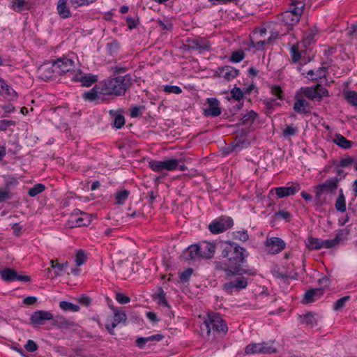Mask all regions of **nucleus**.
I'll use <instances>...</instances> for the list:
<instances>
[{"instance_id":"nucleus-16","label":"nucleus","mask_w":357,"mask_h":357,"mask_svg":"<svg viewBox=\"0 0 357 357\" xmlns=\"http://www.w3.org/2000/svg\"><path fill=\"white\" fill-rule=\"evenodd\" d=\"M267 252L271 254H277L285 248L284 242L279 238L272 237L267 238L265 243Z\"/></svg>"},{"instance_id":"nucleus-26","label":"nucleus","mask_w":357,"mask_h":357,"mask_svg":"<svg viewBox=\"0 0 357 357\" xmlns=\"http://www.w3.org/2000/svg\"><path fill=\"white\" fill-rule=\"evenodd\" d=\"M68 0H59L57 3L56 10L59 16L63 18H68L71 13L70 9L67 6Z\"/></svg>"},{"instance_id":"nucleus-12","label":"nucleus","mask_w":357,"mask_h":357,"mask_svg":"<svg viewBox=\"0 0 357 357\" xmlns=\"http://www.w3.org/2000/svg\"><path fill=\"white\" fill-rule=\"evenodd\" d=\"M2 279L6 282L21 281L30 282L31 278L29 275H22L13 268H6L0 271Z\"/></svg>"},{"instance_id":"nucleus-48","label":"nucleus","mask_w":357,"mask_h":357,"mask_svg":"<svg viewBox=\"0 0 357 357\" xmlns=\"http://www.w3.org/2000/svg\"><path fill=\"white\" fill-rule=\"evenodd\" d=\"M245 57V53L243 50H238L236 52H234L231 54L230 61L234 63H238L242 61Z\"/></svg>"},{"instance_id":"nucleus-37","label":"nucleus","mask_w":357,"mask_h":357,"mask_svg":"<svg viewBox=\"0 0 357 357\" xmlns=\"http://www.w3.org/2000/svg\"><path fill=\"white\" fill-rule=\"evenodd\" d=\"M59 307L64 311L77 312L79 310V306L68 301H61Z\"/></svg>"},{"instance_id":"nucleus-38","label":"nucleus","mask_w":357,"mask_h":357,"mask_svg":"<svg viewBox=\"0 0 357 357\" xmlns=\"http://www.w3.org/2000/svg\"><path fill=\"white\" fill-rule=\"evenodd\" d=\"M350 300L349 296H344L342 298L336 301L333 306L335 311H341L345 306L346 303Z\"/></svg>"},{"instance_id":"nucleus-27","label":"nucleus","mask_w":357,"mask_h":357,"mask_svg":"<svg viewBox=\"0 0 357 357\" xmlns=\"http://www.w3.org/2000/svg\"><path fill=\"white\" fill-rule=\"evenodd\" d=\"M335 207L337 211L341 213H344L347 210L346 199L342 189L339 190V195L335 200Z\"/></svg>"},{"instance_id":"nucleus-50","label":"nucleus","mask_w":357,"mask_h":357,"mask_svg":"<svg viewBox=\"0 0 357 357\" xmlns=\"http://www.w3.org/2000/svg\"><path fill=\"white\" fill-rule=\"evenodd\" d=\"M86 259V256L84 251L79 250L77 252L75 256V263L77 266H79L82 265Z\"/></svg>"},{"instance_id":"nucleus-7","label":"nucleus","mask_w":357,"mask_h":357,"mask_svg":"<svg viewBox=\"0 0 357 357\" xmlns=\"http://www.w3.org/2000/svg\"><path fill=\"white\" fill-rule=\"evenodd\" d=\"M304 96L311 100L321 101L324 97L328 96V91L320 84L315 87H305L301 89Z\"/></svg>"},{"instance_id":"nucleus-29","label":"nucleus","mask_w":357,"mask_h":357,"mask_svg":"<svg viewBox=\"0 0 357 357\" xmlns=\"http://www.w3.org/2000/svg\"><path fill=\"white\" fill-rule=\"evenodd\" d=\"M326 68L325 67H320L317 70H310L307 72V77L311 80H318L326 76Z\"/></svg>"},{"instance_id":"nucleus-22","label":"nucleus","mask_w":357,"mask_h":357,"mask_svg":"<svg viewBox=\"0 0 357 357\" xmlns=\"http://www.w3.org/2000/svg\"><path fill=\"white\" fill-rule=\"evenodd\" d=\"M324 294V289L321 288L312 289L307 291L303 297L304 303L314 302L321 297Z\"/></svg>"},{"instance_id":"nucleus-45","label":"nucleus","mask_w":357,"mask_h":357,"mask_svg":"<svg viewBox=\"0 0 357 357\" xmlns=\"http://www.w3.org/2000/svg\"><path fill=\"white\" fill-rule=\"evenodd\" d=\"M68 265V263L66 262L63 264L56 263L55 265L52 266V268H54L55 270V271H54L55 276L62 275V273L66 271Z\"/></svg>"},{"instance_id":"nucleus-56","label":"nucleus","mask_w":357,"mask_h":357,"mask_svg":"<svg viewBox=\"0 0 357 357\" xmlns=\"http://www.w3.org/2000/svg\"><path fill=\"white\" fill-rule=\"evenodd\" d=\"M115 298L117 301V302L121 305L127 304L130 301V297L119 292L116 294Z\"/></svg>"},{"instance_id":"nucleus-17","label":"nucleus","mask_w":357,"mask_h":357,"mask_svg":"<svg viewBox=\"0 0 357 357\" xmlns=\"http://www.w3.org/2000/svg\"><path fill=\"white\" fill-rule=\"evenodd\" d=\"M207 102L208 104V107L204 109V114L206 116L216 117L220 115L222 109L220 107V102L217 98H208Z\"/></svg>"},{"instance_id":"nucleus-25","label":"nucleus","mask_w":357,"mask_h":357,"mask_svg":"<svg viewBox=\"0 0 357 357\" xmlns=\"http://www.w3.org/2000/svg\"><path fill=\"white\" fill-rule=\"evenodd\" d=\"M220 75L229 81L238 76V70L231 66H225L220 69Z\"/></svg>"},{"instance_id":"nucleus-19","label":"nucleus","mask_w":357,"mask_h":357,"mask_svg":"<svg viewBox=\"0 0 357 357\" xmlns=\"http://www.w3.org/2000/svg\"><path fill=\"white\" fill-rule=\"evenodd\" d=\"M127 320L126 314L124 312H119L117 310H114V317L112 319V323L106 324V328L109 331L111 335H113L114 328L119 325L120 323H125Z\"/></svg>"},{"instance_id":"nucleus-35","label":"nucleus","mask_w":357,"mask_h":357,"mask_svg":"<svg viewBox=\"0 0 357 357\" xmlns=\"http://www.w3.org/2000/svg\"><path fill=\"white\" fill-rule=\"evenodd\" d=\"M257 117V114L253 110L250 111L247 114H244L241 118V121L242 124L250 125L253 123L255 119Z\"/></svg>"},{"instance_id":"nucleus-14","label":"nucleus","mask_w":357,"mask_h":357,"mask_svg":"<svg viewBox=\"0 0 357 357\" xmlns=\"http://www.w3.org/2000/svg\"><path fill=\"white\" fill-rule=\"evenodd\" d=\"M349 235L347 229H338L333 239L323 240V248H332L337 246L340 243L346 241Z\"/></svg>"},{"instance_id":"nucleus-1","label":"nucleus","mask_w":357,"mask_h":357,"mask_svg":"<svg viewBox=\"0 0 357 357\" xmlns=\"http://www.w3.org/2000/svg\"><path fill=\"white\" fill-rule=\"evenodd\" d=\"M245 249L234 243H227L222 251V257L227 259L224 268L227 277L242 275L246 271L241 267L244 262Z\"/></svg>"},{"instance_id":"nucleus-2","label":"nucleus","mask_w":357,"mask_h":357,"mask_svg":"<svg viewBox=\"0 0 357 357\" xmlns=\"http://www.w3.org/2000/svg\"><path fill=\"white\" fill-rule=\"evenodd\" d=\"M201 335L208 340H213L225 335L228 327L222 317L215 313L208 314L200 326Z\"/></svg>"},{"instance_id":"nucleus-21","label":"nucleus","mask_w":357,"mask_h":357,"mask_svg":"<svg viewBox=\"0 0 357 357\" xmlns=\"http://www.w3.org/2000/svg\"><path fill=\"white\" fill-rule=\"evenodd\" d=\"M101 95H105L101 84L95 85L90 91L83 94V98L88 101H96L100 98Z\"/></svg>"},{"instance_id":"nucleus-15","label":"nucleus","mask_w":357,"mask_h":357,"mask_svg":"<svg viewBox=\"0 0 357 357\" xmlns=\"http://www.w3.org/2000/svg\"><path fill=\"white\" fill-rule=\"evenodd\" d=\"M53 319V314L49 311L37 310L30 317V323L33 326H40L45 324V321Z\"/></svg>"},{"instance_id":"nucleus-64","label":"nucleus","mask_w":357,"mask_h":357,"mask_svg":"<svg viewBox=\"0 0 357 357\" xmlns=\"http://www.w3.org/2000/svg\"><path fill=\"white\" fill-rule=\"evenodd\" d=\"M347 34L350 38L356 36L357 35V26L355 24H352L350 27L347 29Z\"/></svg>"},{"instance_id":"nucleus-10","label":"nucleus","mask_w":357,"mask_h":357,"mask_svg":"<svg viewBox=\"0 0 357 357\" xmlns=\"http://www.w3.org/2000/svg\"><path fill=\"white\" fill-rule=\"evenodd\" d=\"M232 225V219L229 217H224L211 223L208 226V229L211 233L217 234L227 230L231 228Z\"/></svg>"},{"instance_id":"nucleus-62","label":"nucleus","mask_w":357,"mask_h":357,"mask_svg":"<svg viewBox=\"0 0 357 357\" xmlns=\"http://www.w3.org/2000/svg\"><path fill=\"white\" fill-rule=\"evenodd\" d=\"M296 132V128L293 126H287L282 131L283 136L285 137L294 135Z\"/></svg>"},{"instance_id":"nucleus-58","label":"nucleus","mask_w":357,"mask_h":357,"mask_svg":"<svg viewBox=\"0 0 357 357\" xmlns=\"http://www.w3.org/2000/svg\"><path fill=\"white\" fill-rule=\"evenodd\" d=\"M164 91L168 93L180 94L182 92L181 89L178 86L166 85L164 86Z\"/></svg>"},{"instance_id":"nucleus-31","label":"nucleus","mask_w":357,"mask_h":357,"mask_svg":"<svg viewBox=\"0 0 357 357\" xmlns=\"http://www.w3.org/2000/svg\"><path fill=\"white\" fill-rule=\"evenodd\" d=\"M306 245L310 250H319L323 248V240L321 238L309 237L307 239Z\"/></svg>"},{"instance_id":"nucleus-33","label":"nucleus","mask_w":357,"mask_h":357,"mask_svg":"<svg viewBox=\"0 0 357 357\" xmlns=\"http://www.w3.org/2000/svg\"><path fill=\"white\" fill-rule=\"evenodd\" d=\"M301 322L307 326L312 328L317 324L315 314L312 312H308L302 317Z\"/></svg>"},{"instance_id":"nucleus-55","label":"nucleus","mask_w":357,"mask_h":357,"mask_svg":"<svg viewBox=\"0 0 357 357\" xmlns=\"http://www.w3.org/2000/svg\"><path fill=\"white\" fill-rule=\"evenodd\" d=\"M144 106H132L131 107L130 111V116L132 118H136L138 117L141 114L142 110L144 109Z\"/></svg>"},{"instance_id":"nucleus-13","label":"nucleus","mask_w":357,"mask_h":357,"mask_svg":"<svg viewBox=\"0 0 357 357\" xmlns=\"http://www.w3.org/2000/svg\"><path fill=\"white\" fill-rule=\"evenodd\" d=\"M39 77L45 81L49 80L56 77V71L53 61L45 62L42 64L38 69Z\"/></svg>"},{"instance_id":"nucleus-8","label":"nucleus","mask_w":357,"mask_h":357,"mask_svg":"<svg viewBox=\"0 0 357 357\" xmlns=\"http://www.w3.org/2000/svg\"><path fill=\"white\" fill-rule=\"evenodd\" d=\"M149 167L154 172L162 170L173 171L178 167V160L174 158H169L165 160H151L149 162Z\"/></svg>"},{"instance_id":"nucleus-61","label":"nucleus","mask_w":357,"mask_h":357,"mask_svg":"<svg viewBox=\"0 0 357 357\" xmlns=\"http://www.w3.org/2000/svg\"><path fill=\"white\" fill-rule=\"evenodd\" d=\"M125 124L124 116L121 114H118L115 116L114 125L116 128H122Z\"/></svg>"},{"instance_id":"nucleus-9","label":"nucleus","mask_w":357,"mask_h":357,"mask_svg":"<svg viewBox=\"0 0 357 357\" xmlns=\"http://www.w3.org/2000/svg\"><path fill=\"white\" fill-rule=\"evenodd\" d=\"M55 71L58 75H61L66 73L73 70L75 63L73 59L67 57L62 56L53 61Z\"/></svg>"},{"instance_id":"nucleus-30","label":"nucleus","mask_w":357,"mask_h":357,"mask_svg":"<svg viewBox=\"0 0 357 357\" xmlns=\"http://www.w3.org/2000/svg\"><path fill=\"white\" fill-rule=\"evenodd\" d=\"M333 142L339 146L343 149H349L352 146L353 142L347 139L343 135L336 134L334 137Z\"/></svg>"},{"instance_id":"nucleus-54","label":"nucleus","mask_w":357,"mask_h":357,"mask_svg":"<svg viewBox=\"0 0 357 357\" xmlns=\"http://www.w3.org/2000/svg\"><path fill=\"white\" fill-rule=\"evenodd\" d=\"M234 238L241 241L243 242L246 241L249 236L246 230L237 231L234 233Z\"/></svg>"},{"instance_id":"nucleus-32","label":"nucleus","mask_w":357,"mask_h":357,"mask_svg":"<svg viewBox=\"0 0 357 357\" xmlns=\"http://www.w3.org/2000/svg\"><path fill=\"white\" fill-rule=\"evenodd\" d=\"M308 106V103L304 99H297L294 104V109L298 113L305 114L307 112L306 107Z\"/></svg>"},{"instance_id":"nucleus-44","label":"nucleus","mask_w":357,"mask_h":357,"mask_svg":"<svg viewBox=\"0 0 357 357\" xmlns=\"http://www.w3.org/2000/svg\"><path fill=\"white\" fill-rule=\"evenodd\" d=\"M345 98L350 104L357 107V93L356 91H347L345 93Z\"/></svg>"},{"instance_id":"nucleus-34","label":"nucleus","mask_w":357,"mask_h":357,"mask_svg":"<svg viewBox=\"0 0 357 357\" xmlns=\"http://www.w3.org/2000/svg\"><path fill=\"white\" fill-rule=\"evenodd\" d=\"M188 255L190 259H196L202 258L199 256V245H192L188 248Z\"/></svg>"},{"instance_id":"nucleus-59","label":"nucleus","mask_w":357,"mask_h":357,"mask_svg":"<svg viewBox=\"0 0 357 357\" xmlns=\"http://www.w3.org/2000/svg\"><path fill=\"white\" fill-rule=\"evenodd\" d=\"M15 121L12 120H0V130L5 131L9 127L15 126Z\"/></svg>"},{"instance_id":"nucleus-52","label":"nucleus","mask_w":357,"mask_h":357,"mask_svg":"<svg viewBox=\"0 0 357 357\" xmlns=\"http://www.w3.org/2000/svg\"><path fill=\"white\" fill-rule=\"evenodd\" d=\"M271 93L278 99L283 98V91L282 90L281 87L278 85H272L271 86Z\"/></svg>"},{"instance_id":"nucleus-24","label":"nucleus","mask_w":357,"mask_h":357,"mask_svg":"<svg viewBox=\"0 0 357 357\" xmlns=\"http://www.w3.org/2000/svg\"><path fill=\"white\" fill-rule=\"evenodd\" d=\"M190 47L197 50L199 53H202L209 50L210 43L208 41L204 39H195L192 40Z\"/></svg>"},{"instance_id":"nucleus-23","label":"nucleus","mask_w":357,"mask_h":357,"mask_svg":"<svg viewBox=\"0 0 357 357\" xmlns=\"http://www.w3.org/2000/svg\"><path fill=\"white\" fill-rule=\"evenodd\" d=\"M215 245L210 243H204L199 245V256L202 259H210L213 257L215 252Z\"/></svg>"},{"instance_id":"nucleus-41","label":"nucleus","mask_w":357,"mask_h":357,"mask_svg":"<svg viewBox=\"0 0 357 357\" xmlns=\"http://www.w3.org/2000/svg\"><path fill=\"white\" fill-rule=\"evenodd\" d=\"M129 194L130 192L127 190H123L119 192H117L115 197L116 199V203L118 204H123L127 199Z\"/></svg>"},{"instance_id":"nucleus-57","label":"nucleus","mask_w":357,"mask_h":357,"mask_svg":"<svg viewBox=\"0 0 357 357\" xmlns=\"http://www.w3.org/2000/svg\"><path fill=\"white\" fill-rule=\"evenodd\" d=\"M232 98L236 100H241L243 98V93L238 87H234L231 91Z\"/></svg>"},{"instance_id":"nucleus-63","label":"nucleus","mask_w":357,"mask_h":357,"mask_svg":"<svg viewBox=\"0 0 357 357\" xmlns=\"http://www.w3.org/2000/svg\"><path fill=\"white\" fill-rule=\"evenodd\" d=\"M24 348L29 352H34L38 349V345L34 341L29 340L24 345Z\"/></svg>"},{"instance_id":"nucleus-6","label":"nucleus","mask_w":357,"mask_h":357,"mask_svg":"<svg viewBox=\"0 0 357 357\" xmlns=\"http://www.w3.org/2000/svg\"><path fill=\"white\" fill-rule=\"evenodd\" d=\"M277 349L268 342L251 343L245 348L246 354H271L276 353Z\"/></svg>"},{"instance_id":"nucleus-49","label":"nucleus","mask_w":357,"mask_h":357,"mask_svg":"<svg viewBox=\"0 0 357 357\" xmlns=\"http://www.w3.org/2000/svg\"><path fill=\"white\" fill-rule=\"evenodd\" d=\"M192 273L193 269L192 268H188L186 270L181 272L179 275L181 281L183 282H188L190 280Z\"/></svg>"},{"instance_id":"nucleus-20","label":"nucleus","mask_w":357,"mask_h":357,"mask_svg":"<svg viewBox=\"0 0 357 357\" xmlns=\"http://www.w3.org/2000/svg\"><path fill=\"white\" fill-rule=\"evenodd\" d=\"M0 94L9 101L15 100L17 93L6 82L0 77Z\"/></svg>"},{"instance_id":"nucleus-43","label":"nucleus","mask_w":357,"mask_h":357,"mask_svg":"<svg viewBox=\"0 0 357 357\" xmlns=\"http://www.w3.org/2000/svg\"><path fill=\"white\" fill-rule=\"evenodd\" d=\"M52 320L53 326H56L58 328H66L69 325V322L68 321V320L62 317H56L54 319L53 318Z\"/></svg>"},{"instance_id":"nucleus-3","label":"nucleus","mask_w":357,"mask_h":357,"mask_svg":"<svg viewBox=\"0 0 357 357\" xmlns=\"http://www.w3.org/2000/svg\"><path fill=\"white\" fill-rule=\"evenodd\" d=\"M305 6L303 1H293L287 10L276 16V24L284 25L286 31H289L300 21Z\"/></svg>"},{"instance_id":"nucleus-5","label":"nucleus","mask_w":357,"mask_h":357,"mask_svg":"<svg viewBox=\"0 0 357 357\" xmlns=\"http://www.w3.org/2000/svg\"><path fill=\"white\" fill-rule=\"evenodd\" d=\"M341 178L333 177L315 188V199L319 205L324 204L326 201V195L335 192Z\"/></svg>"},{"instance_id":"nucleus-60","label":"nucleus","mask_w":357,"mask_h":357,"mask_svg":"<svg viewBox=\"0 0 357 357\" xmlns=\"http://www.w3.org/2000/svg\"><path fill=\"white\" fill-rule=\"evenodd\" d=\"M356 160L354 158L348 156L347 158H342L340 160V166L342 167H349L351 165H355Z\"/></svg>"},{"instance_id":"nucleus-51","label":"nucleus","mask_w":357,"mask_h":357,"mask_svg":"<svg viewBox=\"0 0 357 357\" xmlns=\"http://www.w3.org/2000/svg\"><path fill=\"white\" fill-rule=\"evenodd\" d=\"M11 192L8 188H0V203L12 199Z\"/></svg>"},{"instance_id":"nucleus-47","label":"nucleus","mask_w":357,"mask_h":357,"mask_svg":"<svg viewBox=\"0 0 357 357\" xmlns=\"http://www.w3.org/2000/svg\"><path fill=\"white\" fill-rule=\"evenodd\" d=\"M292 61L296 63L301 59V52L298 50V45H294L290 49Z\"/></svg>"},{"instance_id":"nucleus-39","label":"nucleus","mask_w":357,"mask_h":357,"mask_svg":"<svg viewBox=\"0 0 357 357\" xmlns=\"http://www.w3.org/2000/svg\"><path fill=\"white\" fill-rule=\"evenodd\" d=\"M45 189V187L43 184L38 183L29 190L28 195L31 197H35L43 192Z\"/></svg>"},{"instance_id":"nucleus-42","label":"nucleus","mask_w":357,"mask_h":357,"mask_svg":"<svg viewBox=\"0 0 357 357\" xmlns=\"http://www.w3.org/2000/svg\"><path fill=\"white\" fill-rule=\"evenodd\" d=\"M97 77L92 75H85L81 77L80 82L84 86H89L92 84L96 82Z\"/></svg>"},{"instance_id":"nucleus-46","label":"nucleus","mask_w":357,"mask_h":357,"mask_svg":"<svg viewBox=\"0 0 357 357\" xmlns=\"http://www.w3.org/2000/svg\"><path fill=\"white\" fill-rule=\"evenodd\" d=\"M248 144L249 143L245 139V137L243 136H241L236 138V144L234 145L233 150H241L244 147H247Z\"/></svg>"},{"instance_id":"nucleus-18","label":"nucleus","mask_w":357,"mask_h":357,"mask_svg":"<svg viewBox=\"0 0 357 357\" xmlns=\"http://www.w3.org/2000/svg\"><path fill=\"white\" fill-rule=\"evenodd\" d=\"M301 190V185L298 183H291V186L278 187L274 188L276 195L279 198L295 195Z\"/></svg>"},{"instance_id":"nucleus-40","label":"nucleus","mask_w":357,"mask_h":357,"mask_svg":"<svg viewBox=\"0 0 357 357\" xmlns=\"http://www.w3.org/2000/svg\"><path fill=\"white\" fill-rule=\"evenodd\" d=\"M26 6V2L24 0H14L12 2L11 8L16 12H21Z\"/></svg>"},{"instance_id":"nucleus-28","label":"nucleus","mask_w":357,"mask_h":357,"mask_svg":"<svg viewBox=\"0 0 357 357\" xmlns=\"http://www.w3.org/2000/svg\"><path fill=\"white\" fill-rule=\"evenodd\" d=\"M83 215L87 217L86 221H83L82 218H76L74 220H68L67 225L70 228L89 225L91 222L89 214L84 213Z\"/></svg>"},{"instance_id":"nucleus-36","label":"nucleus","mask_w":357,"mask_h":357,"mask_svg":"<svg viewBox=\"0 0 357 357\" xmlns=\"http://www.w3.org/2000/svg\"><path fill=\"white\" fill-rule=\"evenodd\" d=\"M153 298L158 300L159 305H162L168 307H169L165 297V294L162 288H160L158 293L153 295Z\"/></svg>"},{"instance_id":"nucleus-53","label":"nucleus","mask_w":357,"mask_h":357,"mask_svg":"<svg viewBox=\"0 0 357 357\" xmlns=\"http://www.w3.org/2000/svg\"><path fill=\"white\" fill-rule=\"evenodd\" d=\"M273 277L278 279L283 280L284 282H288L289 279H294V277L289 276L287 273H280L279 271L274 270L272 272Z\"/></svg>"},{"instance_id":"nucleus-4","label":"nucleus","mask_w":357,"mask_h":357,"mask_svg":"<svg viewBox=\"0 0 357 357\" xmlns=\"http://www.w3.org/2000/svg\"><path fill=\"white\" fill-rule=\"evenodd\" d=\"M105 95L123 96L132 84L130 75L108 78L100 82Z\"/></svg>"},{"instance_id":"nucleus-11","label":"nucleus","mask_w":357,"mask_h":357,"mask_svg":"<svg viewBox=\"0 0 357 357\" xmlns=\"http://www.w3.org/2000/svg\"><path fill=\"white\" fill-rule=\"evenodd\" d=\"M248 280L243 276L236 278L232 281L227 282L223 284V290L227 294H232L234 291H238L245 289L248 286Z\"/></svg>"}]
</instances>
